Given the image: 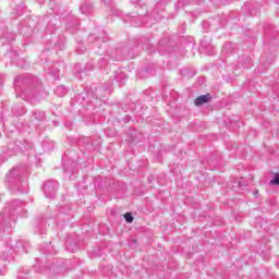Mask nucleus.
<instances>
[{"label": "nucleus", "mask_w": 279, "mask_h": 279, "mask_svg": "<svg viewBox=\"0 0 279 279\" xmlns=\"http://www.w3.org/2000/svg\"><path fill=\"white\" fill-rule=\"evenodd\" d=\"M44 193L46 197L53 199V197H56V193H58V183L56 181H48L44 183Z\"/></svg>", "instance_id": "f257e3e1"}, {"label": "nucleus", "mask_w": 279, "mask_h": 279, "mask_svg": "<svg viewBox=\"0 0 279 279\" xmlns=\"http://www.w3.org/2000/svg\"><path fill=\"white\" fill-rule=\"evenodd\" d=\"M210 99H213V96L210 94L202 95L194 100V104L195 106H204V104H208Z\"/></svg>", "instance_id": "f03ea898"}, {"label": "nucleus", "mask_w": 279, "mask_h": 279, "mask_svg": "<svg viewBox=\"0 0 279 279\" xmlns=\"http://www.w3.org/2000/svg\"><path fill=\"white\" fill-rule=\"evenodd\" d=\"M81 12L83 14H90L93 12V5L88 2H85L81 5Z\"/></svg>", "instance_id": "7ed1b4c3"}, {"label": "nucleus", "mask_w": 279, "mask_h": 279, "mask_svg": "<svg viewBox=\"0 0 279 279\" xmlns=\"http://www.w3.org/2000/svg\"><path fill=\"white\" fill-rule=\"evenodd\" d=\"M56 95H58L59 97H64V95H66V87L65 86H58L56 88Z\"/></svg>", "instance_id": "20e7f679"}, {"label": "nucleus", "mask_w": 279, "mask_h": 279, "mask_svg": "<svg viewBox=\"0 0 279 279\" xmlns=\"http://www.w3.org/2000/svg\"><path fill=\"white\" fill-rule=\"evenodd\" d=\"M17 172H19V170H16V169L11 170V171L7 174V180H8V182H12V179L14 178V175H16Z\"/></svg>", "instance_id": "39448f33"}, {"label": "nucleus", "mask_w": 279, "mask_h": 279, "mask_svg": "<svg viewBox=\"0 0 279 279\" xmlns=\"http://www.w3.org/2000/svg\"><path fill=\"white\" fill-rule=\"evenodd\" d=\"M124 219L126 223H132V221H134V216H132V213H126L124 214Z\"/></svg>", "instance_id": "423d86ee"}, {"label": "nucleus", "mask_w": 279, "mask_h": 279, "mask_svg": "<svg viewBox=\"0 0 279 279\" xmlns=\"http://www.w3.org/2000/svg\"><path fill=\"white\" fill-rule=\"evenodd\" d=\"M270 184L279 186V174L276 173L274 180L270 181Z\"/></svg>", "instance_id": "0eeeda50"}, {"label": "nucleus", "mask_w": 279, "mask_h": 279, "mask_svg": "<svg viewBox=\"0 0 279 279\" xmlns=\"http://www.w3.org/2000/svg\"><path fill=\"white\" fill-rule=\"evenodd\" d=\"M8 268L5 266L0 267V276H5Z\"/></svg>", "instance_id": "6e6552de"}, {"label": "nucleus", "mask_w": 279, "mask_h": 279, "mask_svg": "<svg viewBox=\"0 0 279 279\" xmlns=\"http://www.w3.org/2000/svg\"><path fill=\"white\" fill-rule=\"evenodd\" d=\"M116 80H117V82H120V83L123 84V81L125 80V76H123L122 81L118 76L116 77Z\"/></svg>", "instance_id": "1a4fd4ad"}, {"label": "nucleus", "mask_w": 279, "mask_h": 279, "mask_svg": "<svg viewBox=\"0 0 279 279\" xmlns=\"http://www.w3.org/2000/svg\"><path fill=\"white\" fill-rule=\"evenodd\" d=\"M132 143H138V140L136 137H134Z\"/></svg>", "instance_id": "9d476101"}, {"label": "nucleus", "mask_w": 279, "mask_h": 279, "mask_svg": "<svg viewBox=\"0 0 279 279\" xmlns=\"http://www.w3.org/2000/svg\"><path fill=\"white\" fill-rule=\"evenodd\" d=\"M254 195H255V196L258 195V191H255V192H254Z\"/></svg>", "instance_id": "9b49d317"}, {"label": "nucleus", "mask_w": 279, "mask_h": 279, "mask_svg": "<svg viewBox=\"0 0 279 279\" xmlns=\"http://www.w3.org/2000/svg\"><path fill=\"white\" fill-rule=\"evenodd\" d=\"M38 1L43 2L44 0H38Z\"/></svg>", "instance_id": "f8f14e48"}]
</instances>
